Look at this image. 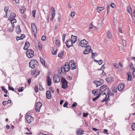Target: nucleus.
I'll return each instance as SVG.
<instances>
[{
	"label": "nucleus",
	"instance_id": "nucleus-7",
	"mask_svg": "<svg viewBox=\"0 0 135 135\" xmlns=\"http://www.w3.org/2000/svg\"><path fill=\"white\" fill-rule=\"evenodd\" d=\"M85 47V50L83 52L84 54H88L90 52H92V50H91L90 46L88 45Z\"/></svg>",
	"mask_w": 135,
	"mask_h": 135
},
{
	"label": "nucleus",
	"instance_id": "nucleus-45",
	"mask_svg": "<svg viewBox=\"0 0 135 135\" xmlns=\"http://www.w3.org/2000/svg\"><path fill=\"white\" fill-rule=\"evenodd\" d=\"M122 42H123V45L124 46V47L126 45V41L123 40H122Z\"/></svg>",
	"mask_w": 135,
	"mask_h": 135
},
{
	"label": "nucleus",
	"instance_id": "nucleus-44",
	"mask_svg": "<svg viewBox=\"0 0 135 135\" xmlns=\"http://www.w3.org/2000/svg\"><path fill=\"white\" fill-rule=\"evenodd\" d=\"M128 80L129 81H130L131 79V74H128Z\"/></svg>",
	"mask_w": 135,
	"mask_h": 135
},
{
	"label": "nucleus",
	"instance_id": "nucleus-52",
	"mask_svg": "<svg viewBox=\"0 0 135 135\" xmlns=\"http://www.w3.org/2000/svg\"><path fill=\"white\" fill-rule=\"evenodd\" d=\"M41 46L42 45L40 43H38V46L39 49L40 50H41L42 49Z\"/></svg>",
	"mask_w": 135,
	"mask_h": 135
},
{
	"label": "nucleus",
	"instance_id": "nucleus-25",
	"mask_svg": "<svg viewBox=\"0 0 135 135\" xmlns=\"http://www.w3.org/2000/svg\"><path fill=\"white\" fill-rule=\"evenodd\" d=\"M94 83L96 84V87H97L102 85L99 81H95L94 82Z\"/></svg>",
	"mask_w": 135,
	"mask_h": 135
},
{
	"label": "nucleus",
	"instance_id": "nucleus-5",
	"mask_svg": "<svg viewBox=\"0 0 135 135\" xmlns=\"http://www.w3.org/2000/svg\"><path fill=\"white\" fill-rule=\"evenodd\" d=\"M61 82L62 83L61 87L62 88L66 89L67 88L68 82L64 78H61Z\"/></svg>",
	"mask_w": 135,
	"mask_h": 135
},
{
	"label": "nucleus",
	"instance_id": "nucleus-58",
	"mask_svg": "<svg viewBox=\"0 0 135 135\" xmlns=\"http://www.w3.org/2000/svg\"><path fill=\"white\" fill-rule=\"evenodd\" d=\"M66 35L65 34H64L63 35V37L62 38V40L63 41H64L65 40V37Z\"/></svg>",
	"mask_w": 135,
	"mask_h": 135
},
{
	"label": "nucleus",
	"instance_id": "nucleus-32",
	"mask_svg": "<svg viewBox=\"0 0 135 135\" xmlns=\"http://www.w3.org/2000/svg\"><path fill=\"white\" fill-rule=\"evenodd\" d=\"M96 96V95H95ZM100 96V95H97V96H96L97 97H96L94 98L93 99V100L94 102H95L96 100L99 98V97Z\"/></svg>",
	"mask_w": 135,
	"mask_h": 135
},
{
	"label": "nucleus",
	"instance_id": "nucleus-23",
	"mask_svg": "<svg viewBox=\"0 0 135 135\" xmlns=\"http://www.w3.org/2000/svg\"><path fill=\"white\" fill-rule=\"evenodd\" d=\"M70 65V67H71L70 68L71 69H75L76 68V66L75 64H71Z\"/></svg>",
	"mask_w": 135,
	"mask_h": 135
},
{
	"label": "nucleus",
	"instance_id": "nucleus-43",
	"mask_svg": "<svg viewBox=\"0 0 135 135\" xmlns=\"http://www.w3.org/2000/svg\"><path fill=\"white\" fill-rule=\"evenodd\" d=\"M8 8H9L8 7L6 6L5 7L4 11L6 13H7Z\"/></svg>",
	"mask_w": 135,
	"mask_h": 135
},
{
	"label": "nucleus",
	"instance_id": "nucleus-37",
	"mask_svg": "<svg viewBox=\"0 0 135 135\" xmlns=\"http://www.w3.org/2000/svg\"><path fill=\"white\" fill-rule=\"evenodd\" d=\"M34 90L35 91L36 93H37L38 91V86H36L34 88Z\"/></svg>",
	"mask_w": 135,
	"mask_h": 135
},
{
	"label": "nucleus",
	"instance_id": "nucleus-9",
	"mask_svg": "<svg viewBox=\"0 0 135 135\" xmlns=\"http://www.w3.org/2000/svg\"><path fill=\"white\" fill-rule=\"evenodd\" d=\"M26 119L28 123H30L33 120V118L28 115H26Z\"/></svg>",
	"mask_w": 135,
	"mask_h": 135
},
{
	"label": "nucleus",
	"instance_id": "nucleus-61",
	"mask_svg": "<svg viewBox=\"0 0 135 135\" xmlns=\"http://www.w3.org/2000/svg\"><path fill=\"white\" fill-rule=\"evenodd\" d=\"M105 69L104 65H103L100 69H99L100 70H102L103 69Z\"/></svg>",
	"mask_w": 135,
	"mask_h": 135
},
{
	"label": "nucleus",
	"instance_id": "nucleus-59",
	"mask_svg": "<svg viewBox=\"0 0 135 135\" xmlns=\"http://www.w3.org/2000/svg\"><path fill=\"white\" fill-rule=\"evenodd\" d=\"M110 6L109 5H108L107 7V11H110Z\"/></svg>",
	"mask_w": 135,
	"mask_h": 135
},
{
	"label": "nucleus",
	"instance_id": "nucleus-60",
	"mask_svg": "<svg viewBox=\"0 0 135 135\" xmlns=\"http://www.w3.org/2000/svg\"><path fill=\"white\" fill-rule=\"evenodd\" d=\"M113 65L117 69H118L119 68V67L118 66V65L116 64L115 63H114L113 64Z\"/></svg>",
	"mask_w": 135,
	"mask_h": 135
},
{
	"label": "nucleus",
	"instance_id": "nucleus-48",
	"mask_svg": "<svg viewBox=\"0 0 135 135\" xmlns=\"http://www.w3.org/2000/svg\"><path fill=\"white\" fill-rule=\"evenodd\" d=\"M128 12L129 13H131L132 12L131 8L130 7H128Z\"/></svg>",
	"mask_w": 135,
	"mask_h": 135
},
{
	"label": "nucleus",
	"instance_id": "nucleus-62",
	"mask_svg": "<svg viewBox=\"0 0 135 135\" xmlns=\"http://www.w3.org/2000/svg\"><path fill=\"white\" fill-rule=\"evenodd\" d=\"M88 115V114L87 113H83V116L84 117H85Z\"/></svg>",
	"mask_w": 135,
	"mask_h": 135
},
{
	"label": "nucleus",
	"instance_id": "nucleus-34",
	"mask_svg": "<svg viewBox=\"0 0 135 135\" xmlns=\"http://www.w3.org/2000/svg\"><path fill=\"white\" fill-rule=\"evenodd\" d=\"M52 16H51V18L50 19V20L51 21H52V20L53 19V18H54L55 16V12H52Z\"/></svg>",
	"mask_w": 135,
	"mask_h": 135
},
{
	"label": "nucleus",
	"instance_id": "nucleus-16",
	"mask_svg": "<svg viewBox=\"0 0 135 135\" xmlns=\"http://www.w3.org/2000/svg\"><path fill=\"white\" fill-rule=\"evenodd\" d=\"M47 85L48 86H50L51 84V80L49 76H47Z\"/></svg>",
	"mask_w": 135,
	"mask_h": 135
},
{
	"label": "nucleus",
	"instance_id": "nucleus-30",
	"mask_svg": "<svg viewBox=\"0 0 135 135\" xmlns=\"http://www.w3.org/2000/svg\"><path fill=\"white\" fill-rule=\"evenodd\" d=\"M55 43L57 46H59L60 44V41L58 40H56L55 41Z\"/></svg>",
	"mask_w": 135,
	"mask_h": 135
},
{
	"label": "nucleus",
	"instance_id": "nucleus-29",
	"mask_svg": "<svg viewBox=\"0 0 135 135\" xmlns=\"http://www.w3.org/2000/svg\"><path fill=\"white\" fill-rule=\"evenodd\" d=\"M40 60L42 64L43 65H44L45 66V61L43 60V59L41 57L40 59Z\"/></svg>",
	"mask_w": 135,
	"mask_h": 135
},
{
	"label": "nucleus",
	"instance_id": "nucleus-11",
	"mask_svg": "<svg viewBox=\"0 0 135 135\" xmlns=\"http://www.w3.org/2000/svg\"><path fill=\"white\" fill-rule=\"evenodd\" d=\"M73 43L71 42L70 39L67 40L66 42H65L66 47L68 48L70 47L71 46H73Z\"/></svg>",
	"mask_w": 135,
	"mask_h": 135
},
{
	"label": "nucleus",
	"instance_id": "nucleus-57",
	"mask_svg": "<svg viewBox=\"0 0 135 135\" xmlns=\"http://www.w3.org/2000/svg\"><path fill=\"white\" fill-rule=\"evenodd\" d=\"M99 62L98 64L99 65H100L102 64L103 62V60H100L99 61Z\"/></svg>",
	"mask_w": 135,
	"mask_h": 135
},
{
	"label": "nucleus",
	"instance_id": "nucleus-51",
	"mask_svg": "<svg viewBox=\"0 0 135 135\" xmlns=\"http://www.w3.org/2000/svg\"><path fill=\"white\" fill-rule=\"evenodd\" d=\"M77 103L76 102H74L71 105V107H75L77 105Z\"/></svg>",
	"mask_w": 135,
	"mask_h": 135
},
{
	"label": "nucleus",
	"instance_id": "nucleus-40",
	"mask_svg": "<svg viewBox=\"0 0 135 135\" xmlns=\"http://www.w3.org/2000/svg\"><path fill=\"white\" fill-rule=\"evenodd\" d=\"M2 104L4 106H5L6 104H8V103L7 101H4L3 102Z\"/></svg>",
	"mask_w": 135,
	"mask_h": 135
},
{
	"label": "nucleus",
	"instance_id": "nucleus-64",
	"mask_svg": "<svg viewBox=\"0 0 135 135\" xmlns=\"http://www.w3.org/2000/svg\"><path fill=\"white\" fill-rule=\"evenodd\" d=\"M109 93H110V95L112 96L113 97L114 95V94L113 93H111L110 92H109Z\"/></svg>",
	"mask_w": 135,
	"mask_h": 135
},
{
	"label": "nucleus",
	"instance_id": "nucleus-26",
	"mask_svg": "<svg viewBox=\"0 0 135 135\" xmlns=\"http://www.w3.org/2000/svg\"><path fill=\"white\" fill-rule=\"evenodd\" d=\"M104 9L103 7H97V9L99 12H100L101 11H102Z\"/></svg>",
	"mask_w": 135,
	"mask_h": 135
},
{
	"label": "nucleus",
	"instance_id": "nucleus-10",
	"mask_svg": "<svg viewBox=\"0 0 135 135\" xmlns=\"http://www.w3.org/2000/svg\"><path fill=\"white\" fill-rule=\"evenodd\" d=\"M53 80L55 83H57L60 82V79L59 76L57 74H55L54 76Z\"/></svg>",
	"mask_w": 135,
	"mask_h": 135
},
{
	"label": "nucleus",
	"instance_id": "nucleus-21",
	"mask_svg": "<svg viewBox=\"0 0 135 135\" xmlns=\"http://www.w3.org/2000/svg\"><path fill=\"white\" fill-rule=\"evenodd\" d=\"M83 132H84V131L81 129H79L76 131L77 134L79 135L83 134Z\"/></svg>",
	"mask_w": 135,
	"mask_h": 135
},
{
	"label": "nucleus",
	"instance_id": "nucleus-1",
	"mask_svg": "<svg viewBox=\"0 0 135 135\" xmlns=\"http://www.w3.org/2000/svg\"><path fill=\"white\" fill-rule=\"evenodd\" d=\"M107 86V85H104L100 86V89H97L96 90H93L92 92L95 95L97 96L98 95H101V93H103Z\"/></svg>",
	"mask_w": 135,
	"mask_h": 135
},
{
	"label": "nucleus",
	"instance_id": "nucleus-42",
	"mask_svg": "<svg viewBox=\"0 0 135 135\" xmlns=\"http://www.w3.org/2000/svg\"><path fill=\"white\" fill-rule=\"evenodd\" d=\"M75 12H71V17L73 18L75 16Z\"/></svg>",
	"mask_w": 135,
	"mask_h": 135
},
{
	"label": "nucleus",
	"instance_id": "nucleus-20",
	"mask_svg": "<svg viewBox=\"0 0 135 135\" xmlns=\"http://www.w3.org/2000/svg\"><path fill=\"white\" fill-rule=\"evenodd\" d=\"M30 45V44L28 41H26L25 43V47H24V49L25 50H26L29 47Z\"/></svg>",
	"mask_w": 135,
	"mask_h": 135
},
{
	"label": "nucleus",
	"instance_id": "nucleus-2",
	"mask_svg": "<svg viewBox=\"0 0 135 135\" xmlns=\"http://www.w3.org/2000/svg\"><path fill=\"white\" fill-rule=\"evenodd\" d=\"M70 67V66L68 63V62H65L64 66L62 67L61 68V71L60 72V71L59 70L60 73H62L63 70L65 72H68L69 70Z\"/></svg>",
	"mask_w": 135,
	"mask_h": 135
},
{
	"label": "nucleus",
	"instance_id": "nucleus-22",
	"mask_svg": "<svg viewBox=\"0 0 135 135\" xmlns=\"http://www.w3.org/2000/svg\"><path fill=\"white\" fill-rule=\"evenodd\" d=\"M46 98L49 99H50L51 98V94L49 91H47L46 92Z\"/></svg>",
	"mask_w": 135,
	"mask_h": 135
},
{
	"label": "nucleus",
	"instance_id": "nucleus-8",
	"mask_svg": "<svg viewBox=\"0 0 135 135\" xmlns=\"http://www.w3.org/2000/svg\"><path fill=\"white\" fill-rule=\"evenodd\" d=\"M42 103L38 102L37 103L36 105H35V111L36 112H39L40 110L41 109V108L42 106Z\"/></svg>",
	"mask_w": 135,
	"mask_h": 135
},
{
	"label": "nucleus",
	"instance_id": "nucleus-63",
	"mask_svg": "<svg viewBox=\"0 0 135 135\" xmlns=\"http://www.w3.org/2000/svg\"><path fill=\"white\" fill-rule=\"evenodd\" d=\"M31 78H29L28 80V84L29 85H30L31 82Z\"/></svg>",
	"mask_w": 135,
	"mask_h": 135
},
{
	"label": "nucleus",
	"instance_id": "nucleus-27",
	"mask_svg": "<svg viewBox=\"0 0 135 135\" xmlns=\"http://www.w3.org/2000/svg\"><path fill=\"white\" fill-rule=\"evenodd\" d=\"M42 83L41 82H39V89L41 91H43L44 90V88L42 87V86L41 85V84Z\"/></svg>",
	"mask_w": 135,
	"mask_h": 135
},
{
	"label": "nucleus",
	"instance_id": "nucleus-36",
	"mask_svg": "<svg viewBox=\"0 0 135 135\" xmlns=\"http://www.w3.org/2000/svg\"><path fill=\"white\" fill-rule=\"evenodd\" d=\"M10 20L11 21V23H14L16 22V20L15 18Z\"/></svg>",
	"mask_w": 135,
	"mask_h": 135
},
{
	"label": "nucleus",
	"instance_id": "nucleus-38",
	"mask_svg": "<svg viewBox=\"0 0 135 135\" xmlns=\"http://www.w3.org/2000/svg\"><path fill=\"white\" fill-rule=\"evenodd\" d=\"M23 87H19L18 90V92H20L22 91L23 90Z\"/></svg>",
	"mask_w": 135,
	"mask_h": 135
},
{
	"label": "nucleus",
	"instance_id": "nucleus-49",
	"mask_svg": "<svg viewBox=\"0 0 135 135\" xmlns=\"http://www.w3.org/2000/svg\"><path fill=\"white\" fill-rule=\"evenodd\" d=\"M36 70H33L32 71L31 73V75H33L34 74L36 73Z\"/></svg>",
	"mask_w": 135,
	"mask_h": 135
},
{
	"label": "nucleus",
	"instance_id": "nucleus-41",
	"mask_svg": "<svg viewBox=\"0 0 135 135\" xmlns=\"http://www.w3.org/2000/svg\"><path fill=\"white\" fill-rule=\"evenodd\" d=\"M46 37L45 36H42L41 39L42 41H45L46 39Z\"/></svg>",
	"mask_w": 135,
	"mask_h": 135
},
{
	"label": "nucleus",
	"instance_id": "nucleus-17",
	"mask_svg": "<svg viewBox=\"0 0 135 135\" xmlns=\"http://www.w3.org/2000/svg\"><path fill=\"white\" fill-rule=\"evenodd\" d=\"M71 40L73 43H74L77 40V37L72 35Z\"/></svg>",
	"mask_w": 135,
	"mask_h": 135
},
{
	"label": "nucleus",
	"instance_id": "nucleus-6",
	"mask_svg": "<svg viewBox=\"0 0 135 135\" xmlns=\"http://www.w3.org/2000/svg\"><path fill=\"white\" fill-rule=\"evenodd\" d=\"M26 54L29 58H32L34 56V51L32 49H27Z\"/></svg>",
	"mask_w": 135,
	"mask_h": 135
},
{
	"label": "nucleus",
	"instance_id": "nucleus-56",
	"mask_svg": "<svg viewBox=\"0 0 135 135\" xmlns=\"http://www.w3.org/2000/svg\"><path fill=\"white\" fill-rule=\"evenodd\" d=\"M99 81L102 84H104V80L103 79H100V80Z\"/></svg>",
	"mask_w": 135,
	"mask_h": 135
},
{
	"label": "nucleus",
	"instance_id": "nucleus-3",
	"mask_svg": "<svg viewBox=\"0 0 135 135\" xmlns=\"http://www.w3.org/2000/svg\"><path fill=\"white\" fill-rule=\"evenodd\" d=\"M109 89L108 87H107L105 89V90L103 93H102V94L103 95H105L104 98L101 100L102 102H103L105 101H106V98L107 97V94L108 95V97L110 95V93H109Z\"/></svg>",
	"mask_w": 135,
	"mask_h": 135
},
{
	"label": "nucleus",
	"instance_id": "nucleus-39",
	"mask_svg": "<svg viewBox=\"0 0 135 135\" xmlns=\"http://www.w3.org/2000/svg\"><path fill=\"white\" fill-rule=\"evenodd\" d=\"M117 91V87H114L112 90V91L114 93H116Z\"/></svg>",
	"mask_w": 135,
	"mask_h": 135
},
{
	"label": "nucleus",
	"instance_id": "nucleus-50",
	"mask_svg": "<svg viewBox=\"0 0 135 135\" xmlns=\"http://www.w3.org/2000/svg\"><path fill=\"white\" fill-rule=\"evenodd\" d=\"M68 103L66 102L63 105V107H66V108H68Z\"/></svg>",
	"mask_w": 135,
	"mask_h": 135
},
{
	"label": "nucleus",
	"instance_id": "nucleus-35",
	"mask_svg": "<svg viewBox=\"0 0 135 135\" xmlns=\"http://www.w3.org/2000/svg\"><path fill=\"white\" fill-rule=\"evenodd\" d=\"M131 128L133 130H135V123L132 124Z\"/></svg>",
	"mask_w": 135,
	"mask_h": 135
},
{
	"label": "nucleus",
	"instance_id": "nucleus-4",
	"mask_svg": "<svg viewBox=\"0 0 135 135\" xmlns=\"http://www.w3.org/2000/svg\"><path fill=\"white\" fill-rule=\"evenodd\" d=\"M29 67L32 69L35 67V65L37 66L38 63L36 60H31L29 63Z\"/></svg>",
	"mask_w": 135,
	"mask_h": 135
},
{
	"label": "nucleus",
	"instance_id": "nucleus-31",
	"mask_svg": "<svg viewBox=\"0 0 135 135\" xmlns=\"http://www.w3.org/2000/svg\"><path fill=\"white\" fill-rule=\"evenodd\" d=\"M91 52L92 53L91 56L92 58L93 59H94L95 57H93L95 55L96 56H97L98 54L96 52L93 53V52Z\"/></svg>",
	"mask_w": 135,
	"mask_h": 135
},
{
	"label": "nucleus",
	"instance_id": "nucleus-15",
	"mask_svg": "<svg viewBox=\"0 0 135 135\" xmlns=\"http://www.w3.org/2000/svg\"><path fill=\"white\" fill-rule=\"evenodd\" d=\"M114 79L112 77L110 76V77H107L105 79L106 81L108 83H110L113 81Z\"/></svg>",
	"mask_w": 135,
	"mask_h": 135
},
{
	"label": "nucleus",
	"instance_id": "nucleus-33",
	"mask_svg": "<svg viewBox=\"0 0 135 135\" xmlns=\"http://www.w3.org/2000/svg\"><path fill=\"white\" fill-rule=\"evenodd\" d=\"M1 88L2 91H3L4 92L6 93H7L8 91L6 89L4 88V87H3V86H2Z\"/></svg>",
	"mask_w": 135,
	"mask_h": 135
},
{
	"label": "nucleus",
	"instance_id": "nucleus-18",
	"mask_svg": "<svg viewBox=\"0 0 135 135\" xmlns=\"http://www.w3.org/2000/svg\"><path fill=\"white\" fill-rule=\"evenodd\" d=\"M16 32L18 34L20 33L21 32V30L20 28V25H18L16 28Z\"/></svg>",
	"mask_w": 135,
	"mask_h": 135
},
{
	"label": "nucleus",
	"instance_id": "nucleus-24",
	"mask_svg": "<svg viewBox=\"0 0 135 135\" xmlns=\"http://www.w3.org/2000/svg\"><path fill=\"white\" fill-rule=\"evenodd\" d=\"M64 54V52L63 51L60 52L58 54V56L60 59H61Z\"/></svg>",
	"mask_w": 135,
	"mask_h": 135
},
{
	"label": "nucleus",
	"instance_id": "nucleus-53",
	"mask_svg": "<svg viewBox=\"0 0 135 135\" xmlns=\"http://www.w3.org/2000/svg\"><path fill=\"white\" fill-rule=\"evenodd\" d=\"M52 54L53 55H56V52H55V50H54L52 49Z\"/></svg>",
	"mask_w": 135,
	"mask_h": 135
},
{
	"label": "nucleus",
	"instance_id": "nucleus-28",
	"mask_svg": "<svg viewBox=\"0 0 135 135\" xmlns=\"http://www.w3.org/2000/svg\"><path fill=\"white\" fill-rule=\"evenodd\" d=\"M107 35L108 38L110 39L111 38V35L110 32L109 31H108L107 32Z\"/></svg>",
	"mask_w": 135,
	"mask_h": 135
},
{
	"label": "nucleus",
	"instance_id": "nucleus-47",
	"mask_svg": "<svg viewBox=\"0 0 135 135\" xmlns=\"http://www.w3.org/2000/svg\"><path fill=\"white\" fill-rule=\"evenodd\" d=\"M110 6L113 8H114L115 7V5L113 3L110 4Z\"/></svg>",
	"mask_w": 135,
	"mask_h": 135
},
{
	"label": "nucleus",
	"instance_id": "nucleus-46",
	"mask_svg": "<svg viewBox=\"0 0 135 135\" xmlns=\"http://www.w3.org/2000/svg\"><path fill=\"white\" fill-rule=\"evenodd\" d=\"M25 37V35L24 34H23L21 36L19 37H20V40H22Z\"/></svg>",
	"mask_w": 135,
	"mask_h": 135
},
{
	"label": "nucleus",
	"instance_id": "nucleus-12",
	"mask_svg": "<svg viewBox=\"0 0 135 135\" xmlns=\"http://www.w3.org/2000/svg\"><path fill=\"white\" fill-rule=\"evenodd\" d=\"M80 46L82 47H85L88 44V42L85 39H83L80 41Z\"/></svg>",
	"mask_w": 135,
	"mask_h": 135
},
{
	"label": "nucleus",
	"instance_id": "nucleus-54",
	"mask_svg": "<svg viewBox=\"0 0 135 135\" xmlns=\"http://www.w3.org/2000/svg\"><path fill=\"white\" fill-rule=\"evenodd\" d=\"M32 15H33V17H35V13H36L35 11H32Z\"/></svg>",
	"mask_w": 135,
	"mask_h": 135
},
{
	"label": "nucleus",
	"instance_id": "nucleus-13",
	"mask_svg": "<svg viewBox=\"0 0 135 135\" xmlns=\"http://www.w3.org/2000/svg\"><path fill=\"white\" fill-rule=\"evenodd\" d=\"M124 87V84H120L118 86V89L119 91H121L123 89Z\"/></svg>",
	"mask_w": 135,
	"mask_h": 135
},
{
	"label": "nucleus",
	"instance_id": "nucleus-19",
	"mask_svg": "<svg viewBox=\"0 0 135 135\" xmlns=\"http://www.w3.org/2000/svg\"><path fill=\"white\" fill-rule=\"evenodd\" d=\"M16 16V14L14 13H11V14L9 17L8 18V20H11L15 18Z\"/></svg>",
	"mask_w": 135,
	"mask_h": 135
},
{
	"label": "nucleus",
	"instance_id": "nucleus-55",
	"mask_svg": "<svg viewBox=\"0 0 135 135\" xmlns=\"http://www.w3.org/2000/svg\"><path fill=\"white\" fill-rule=\"evenodd\" d=\"M8 88L9 89H10V90H12L13 91L14 90V88L13 87H11L10 86H8Z\"/></svg>",
	"mask_w": 135,
	"mask_h": 135
},
{
	"label": "nucleus",
	"instance_id": "nucleus-14",
	"mask_svg": "<svg viewBox=\"0 0 135 135\" xmlns=\"http://www.w3.org/2000/svg\"><path fill=\"white\" fill-rule=\"evenodd\" d=\"M31 28L32 31L33 32H35L34 35L36 33V32L37 31V29L35 26V25L34 23H32L31 25Z\"/></svg>",
	"mask_w": 135,
	"mask_h": 135
}]
</instances>
